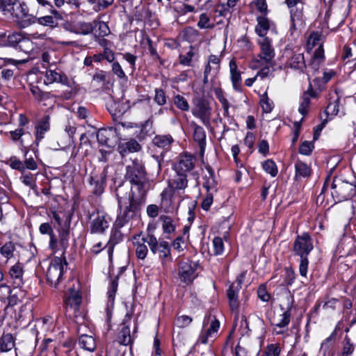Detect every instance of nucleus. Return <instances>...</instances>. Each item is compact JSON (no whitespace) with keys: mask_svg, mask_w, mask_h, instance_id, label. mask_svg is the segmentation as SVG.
<instances>
[{"mask_svg":"<svg viewBox=\"0 0 356 356\" xmlns=\"http://www.w3.org/2000/svg\"><path fill=\"white\" fill-rule=\"evenodd\" d=\"M118 203V213L115 226L123 227L137 217L145 198L136 197L131 188L120 184L115 191Z\"/></svg>","mask_w":356,"mask_h":356,"instance_id":"1","label":"nucleus"},{"mask_svg":"<svg viewBox=\"0 0 356 356\" xmlns=\"http://www.w3.org/2000/svg\"><path fill=\"white\" fill-rule=\"evenodd\" d=\"M59 245L60 247V256L54 257L50 261L47 270L46 277L49 284L56 287L62 280L67 267V261L65 257V252L69 246L70 230L69 225H64L59 229Z\"/></svg>","mask_w":356,"mask_h":356,"instance_id":"2","label":"nucleus"},{"mask_svg":"<svg viewBox=\"0 0 356 356\" xmlns=\"http://www.w3.org/2000/svg\"><path fill=\"white\" fill-rule=\"evenodd\" d=\"M124 178L136 187L140 197L145 198L149 189V183L145 166L140 161L134 159L126 166Z\"/></svg>","mask_w":356,"mask_h":356,"instance_id":"3","label":"nucleus"},{"mask_svg":"<svg viewBox=\"0 0 356 356\" xmlns=\"http://www.w3.org/2000/svg\"><path fill=\"white\" fill-rule=\"evenodd\" d=\"M313 248L312 238L309 233L304 232L296 236L293 245V252L295 255L300 257L299 273L302 277H307L309 266L308 255Z\"/></svg>","mask_w":356,"mask_h":356,"instance_id":"4","label":"nucleus"},{"mask_svg":"<svg viewBox=\"0 0 356 356\" xmlns=\"http://www.w3.org/2000/svg\"><path fill=\"white\" fill-rule=\"evenodd\" d=\"M1 47H11L29 53L33 49V43L20 32L6 31L0 32Z\"/></svg>","mask_w":356,"mask_h":356,"instance_id":"5","label":"nucleus"},{"mask_svg":"<svg viewBox=\"0 0 356 356\" xmlns=\"http://www.w3.org/2000/svg\"><path fill=\"white\" fill-rule=\"evenodd\" d=\"M331 195L336 202L352 199L356 195V181L348 182L334 177L331 184Z\"/></svg>","mask_w":356,"mask_h":356,"instance_id":"6","label":"nucleus"},{"mask_svg":"<svg viewBox=\"0 0 356 356\" xmlns=\"http://www.w3.org/2000/svg\"><path fill=\"white\" fill-rule=\"evenodd\" d=\"M143 242H147L150 251L156 255H158L161 259L162 264L172 261L171 255V247L168 242L159 239L153 234H147L146 237H143Z\"/></svg>","mask_w":356,"mask_h":356,"instance_id":"7","label":"nucleus"},{"mask_svg":"<svg viewBox=\"0 0 356 356\" xmlns=\"http://www.w3.org/2000/svg\"><path fill=\"white\" fill-rule=\"evenodd\" d=\"M0 12L5 16H11L20 19L28 15L29 9L24 3L19 0H0Z\"/></svg>","mask_w":356,"mask_h":356,"instance_id":"8","label":"nucleus"},{"mask_svg":"<svg viewBox=\"0 0 356 356\" xmlns=\"http://www.w3.org/2000/svg\"><path fill=\"white\" fill-rule=\"evenodd\" d=\"M173 142L174 139L170 134L156 135L153 138L152 146L161 150L159 155L153 156L154 165L156 167V175H159L161 170L163 155L170 149Z\"/></svg>","mask_w":356,"mask_h":356,"instance_id":"9","label":"nucleus"},{"mask_svg":"<svg viewBox=\"0 0 356 356\" xmlns=\"http://www.w3.org/2000/svg\"><path fill=\"white\" fill-rule=\"evenodd\" d=\"M193 115L200 119L202 124L209 127L211 126V107L209 102L204 97H195L193 99Z\"/></svg>","mask_w":356,"mask_h":356,"instance_id":"10","label":"nucleus"},{"mask_svg":"<svg viewBox=\"0 0 356 356\" xmlns=\"http://www.w3.org/2000/svg\"><path fill=\"white\" fill-rule=\"evenodd\" d=\"M132 313H127L122 323L117 336V341L120 345H131L136 337V333L138 330V325L135 324L132 334L130 333L129 324L131 321Z\"/></svg>","mask_w":356,"mask_h":356,"instance_id":"11","label":"nucleus"},{"mask_svg":"<svg viewBox=\"0 0 356 356\" xmlns=\"http://www.w3.org/2000/svg\"><path fill=\"white\" fill-rule=\"evenodd\" d=\"M198 263L191 260L181 261L178 267V275L181 281L186 284H191L197 277L195 271Z\"/></svg>","mask_w":356,"mask_h":356,"instance_id":"12","label":"nucleus"},{"mask_svg":"<svg viewBox=\"0 0 356 356\" xmlns=\"http://www.w3.org/2000/svg\"><path fill=\"white\" fill-rule=\"evenodd\" d=\"M195 158L188 154H184L179 156L178 161L174 165L176 173L190 174L195 179L198 178V173L193 172L195 168Z\"/></svg>","mask_w":356,"mask_h":356,"instance_id":"13","label":"nucleus"},{"mask_svg":"<svg viewBox=\"0 0 356 356\" xmlns=\"http://www.w3.org/2000/svg\"><path fill=\"white\" fill-rule=\"evenodd\" d=\"M111 221V218L108 214L97 212L90 222V233L95 234H104L108 229Z\"/></svg>","mask_w":356,"mask_h":356,"instance_id":"14","label":"nucleus"},{"mask_svg":"<svg viewBox=\"0 0 356 356\" xmlns=\"http://www.w3.org/2000/svg\"><path fill=\"white\" fill-rule=\"evenodd\" d=\"M245 277L244 273L240 274L235 282H234L227 291V296L229 299V307L232 311L238 307V293L241 289L242 282Z\"/></svg>","mask_w":356,"mask_h":356,"instance_id":"15","label":"nucleus"},{"mask_svg":"<svg viewBox=\"0 0 356 356\" xmlns=\"http://www.w3.org/2000/svg\"><path fill=\"white\" fill-rule=\"evenodd\" d=\"M285 67L298 71L300 73L306 72L307 65L304 54L293 51L290 52V55L287 56Z\"/></svg>","mask_w":356,"mask_h":356,"instance_id":"16","label":"nucleus"},{"mask_svg":"<svg viewBox=\"0 0 356 356\" xmlns=\"http://www.w3.org/2000/svg\"><path fill=\"white\" fill-rule=\"evenodd\" d=\"M260 47V54L259 55L260 59L266 64H270L275 58V49L272 45V40L267 38H261L258 40Z\"/></svg>","mask_w":356,"mask_h":356,"instance_id":"17","label":"nucleus"},{"mask_svg":"<svg viewBox=\"0 0 356 356\" xmlns=\"http://www.w3.org/2000/svg\"><path fill=\"white\" fill-rule=\"evenodd\" d=\"M62 27L67 31L79 35H88L92 32L93 26L90 22H65Z\"/></svg>","mask_w":356,"mask_h":356,"instance_id":"18","label":"nucleus"},{"mask_svg":"<svg viewBox=\"0 0 356 356\" xmlns=\"http://www.w3.org/2000/svg\"><path fill=\"white\" fill-rule=\"evenodd\" d=\"M108 168L105 167L99 175L92 173L89 179V183L92 187V193L100 195L104 191L107 178Z\"/></svg>","mask_w":356,"mask_h":356,"instance_id":"19","label":"nucleus"},{"mask_svg":"<svg viewBox=\"0 0 356 356\" xmlns=\"http://www.w3.org/2000/svg\"><path fill=\"white\" fill-rule=\"evenodd\" d=\"M50 15L40 17H34L33 22H37L40 25L54 28L58 26V22L63 19L62 15L55 9H49Z\"/></svg>","mask_w":356,"mask_h":356,"instance_id":"20","label":"nucleus"},{"mask_svg":"<svg viewBox=\"0 0 356 356\" xmlns=\"http://www.w3.org/2000/svg\"><path fill=\"white\" fill-rule=\"evenodd\" d=\"M191 126L193 129V139L200 147V156L203 158L206 148V132L195 122H192Z\"/></svg>","mask_w":356,"mask_h":356,"instance_id":"21","label":"nucleus"},{"mask_svg":"<svg viewBox=\"0 0 356 356\" xmlns=\"http://www.w3.org/2000/svg\"><path fill=\"white\" fill-rule=\"evenodd\" d=\"M6 63L13 64L11 67H8L7 65H3L0 67V74L2 80L4 82H9L18 74V68L16 65L17 61L13 58H6Z\"/></svg>","mask_w":356,"mask_h":356,"instance_id":"22","label":"nucleus"},{"mask_svg":"<svg viewBox=\"0 0 356 356\" xmlns=\"http://www.w3.org/2000/svg\"><path fill=\"white\" fill-rule=\"evenodd\" d=\"M10 279L15 288H19L24 284L23 266L20 263L13 265L8 272Z\"/></svg>","mask_w":356,"mask_h":356,"instance_id":"23","label":"nucleus"},{"mask_svg":"<svg viewBox=\"0 0 356 356\" xmlns=\"http://www.w3.org/2000/svg\"><path fill=\"white\" fill-rule=\"evenodd\" d=\"M116 137L115 129L113 127L100 129L97 134V141L103 145L111 147Z\"/></svg>","mask_w":356,"mask_h":356,"instance_id":"24","label":"nucleus"},{"mask_svg":"<svg viewBox=\"0 0 356 356\" xmlns=\"http://www.w3.org/2000/svg\"><path fill=\"white\" fill-rule=\"evenodd\" d=\"M294 168V180L296 181H300L302 179H308L312 175V170L311 166L300 159H297Z\"/></svg>","mask_w":356,"mask_h":356,"instance_id":"25","label":"nucleus"},{"mask_svg":"<svg viewBox=\"0 0 356 356\" xmlns=\"http://www.w3.org/2000/svg\"><path fill=\"white\" fill-rule=\"evenodd\" d=\"M55 82L60 83L65 86H69L70 84L69 79L65 74L57 72L52 70H47L44 83L46 85H49Z\"/></svg>","mask_w":356,"mask_h":356,"instance_id":"26","label":"nucleus"},{"mask_svg":"<svg viewBox=\"0 0 356 356\" xmlns=\"http://www.w3.org/2000/svg\"><path fill=\"white\" fill-rule=\"evenodd\" d=\"M50 117L48 115H44L38 120L35 125V141L38 143L44 138V134L50 129Z\"/></svg>","mask_w":356,"mask_h":356,"instance_id":"27","label":"nucleus"},{"mask_svg":"<svg viewBox=\"0 0 356 356\" xmlns=\"http://www.w3.org/2000/svg\"><path fill=\"white\" fill-rule=\"evenodd\" d=\"M187 174L176 173L169 181V187L173 192L184 191L188 186Z\"/></svg>","mask_w":356,"mask_h":356,"instance_id":"28","label":"nucleus"},{"mask_svg":"<svg viewBox=\"0 0 356 356\" xmlns=\"http://www.w3.org/2000/svg\"><path fill=\"white\" fill-rule=\"evenodd\" d=\"M140 149V145L134 139H131L127 142H121L118 146V151L122 157L127 153L136 152Z\"/></svg>","mask_w":356,"mask_h":356,"instance_id":"29","label":"nucleus"},{"mask_svg":"<svg viewBox=\"0 0 356 356\" xmlns=\"http://www.w3.org/2000/svg\"><path fill=\"white\" fill-rule=\"evenodd\" d=\"M287 306L286 309L281 315V319L277 323H272L271 325L277 328H286L291 321V311L292 309L293 300L291 297H287Z\"/></svg>","mask_w":356,"mask_h":356,"instance_id":"30","label":"nucleus"},{"mask_svg":"<svg viewBox=\"0 0 356 356\" xmlns=\"http://www.w3.org/2000/svg\"><path fill=\"white\" fill-rule=\"evenodd\" d=\"M257 22L254 29L256 33L261 38H267L266 35L270 27V21L266 15H261L257 17Z\"/></svg>","mask_w":356,"mask_h":356,"instance_id":"31","label":"nucleus"},{"mask_svg":"<svg viewBox=\"0 0 356 356\" xmlns=\"http://www.w3.org/2000/svg\"><path fill=\"white\" fill-rule=\"evenodd\" d=\"M229 69L231 81L233 85V88L236 90H240L241 85V76L240 72L238 70V66L236 61L232 59L229 61Z\"/></svg>","mask_w":356,"mask_h":356,"instance_id":"32","label":"nucleus"},{"mask_svg":"<svg viewBox=\"0 0 356 356\" xmlns=\"http://www.w3.org/2000/svg\"><path fill=\"white\" fill-rule=\"evenodd\" d=\"M291 21H298V26H302L305 22V17L303 14L304 2L289 8Z\"/></svg>","mask_w":356,"mask_h":356,"instance_id":"33","label":"nucleus"},{"mask_svg":"<svg viewBox=\"0 0 356 356\" xmlns=\"http://www.w3.org/2000/svg\"><path fill=\"white\" fill-rule=\"evenodd\" d=\"M80 347L89 352H93L97 347L95 339L90 335L82 334L79 337Z\"/></svg>","mask_w":356,"mask_h":356,"instance_id":"34","label":"nucleus"},{"mask_svg":"<svg viewBox=\"0 0 356 356\" xmlns=\"http://www.w3.org/2000/svg\"><path fill=\"white\" fill-rule=\"evenodd\" d=\"M15 346V338L10 333L3 334L0 338L1 352H8Z\"/></svg>","mask_w":356,"mask_h":356,"instance_id":"35","label":"nucleus"},{"mask_svg":"<svg viewBox=\"0 0 356 356\" xmlns=\"http://www.w3.org/2000/svg\"><path fill=\"white\" fill-rule=\"evenodd\" d=\"M159 220L162 222V229L165 234H172L175 231L176 224L174 220L165 215H161Z\"/></svg>","mask_w":356,"mask_h":356,"instance_id":"36","label":"nucleus"},{"mask_svg":"<svg viewBox=\"0 0 356 356\" xmlns=\"http://www.w3.org/2000/svg\"><path fill=\"white\" fill-rule=\"evenodd\" d=\"M70 290L72 291V292L65 299V303L67 307L77 309L81 303V297L77 292L74 291L72 289Z\"/></svg>","mask_w":356,"mask_h":356,"instance_id":"37","label":"nucleus"},{"mask_svg":"<svg viewBox=\"0 0 356 356\" xmlns=\"http://www.w3.org/2000/svg\"><path fill=\"white\" fill-rule=\"evenodd\" d=\"M65 225H68L70 226L69 222L65 223L61 227L58 228V232H59V229H60ZM48 235L49 236V248L55 253L57 252L58 251L60 250V247L59 245L60 236H58V239L55 233L54 232V230H52L51 232V233H49Z\"/></svg>","mask_w":356,"mask_h":356,"instance_id":"38","label":"nucleus"},{"mask_svg":"<svg viewBox=\"0 0 356 356\" xmlns=\"http://www.w3.org/2000/svg\"><path fill=\"white\" fill-rule=\"evenodd\" d=\"M281 347L279 343L268 344L261 356H280Z\"/></svg>","mask_w":356,"mask_h":356,"instance_id":"39","label":"nucleus"},{"mask_svg":"<svg viewBox=\"0 0 356 356\" xmlns=\"http://www.w3.org/2000/svg\"><path fill=\"white\" fill-rule=\"evenodd\" d=\"M145 243L146 242H143L142 239L141 241L134 243V245L136 246V254L139 259H145L148 253V248L145 244Z\"/></svg>","mask_w":356,"mask_h":356,"instance_id":"40","label":"nucleus"},{"mask_svg":"<svg viewBox=\"0 0 356 356\" xmlns=\"http://www.w3.org/2000/svg\"><path fill=\"white\" fill-rule=\"evenodd\" d=\"M121 228L122 227H117L115 225H113L108 243L116 245L123 240L124 234L120 230Z\"/></svg>","mask_w":356,"mask_h":356,"instance_id":"41","label":"nucleus"},{"mask_svg":"<svg viewBox=\"0 0 356 356\" xmlns=\"http://www.w3.org/2000/svg\"><path fill=\"white\" fill-rule=\"evenodd\" d=\"M173 102L176 107L182 111H189L190 106L186 99L180 95H176L173 97Z\"/></svg>","mask_w":356,"mask_h":356,"instance_id":"42","label":"nucleus"},{"mask_svg":"<svg viewBox=\"0 0 356 356\" xmlns=\"http://www.w3.org/2000/svg\"><path fill=\"white\" fill-rule=\"evenodd\" d=\"M118 279L119 275H118L114 279L111 280L109 288L107 292L108 301L113 304L115 296L118 290Z\"/></svg>","mask_w":356,"mask_h":356,"instance_id":"43","label":"nucleus"},{"mask_svg":"<svg viewBox=\"0 0 356 356\" xmlns=\"http://www.w3.org/2000/svg\"><path fill=\"white\" fill-rule=\"evenodd\" d=\"M15 250V245L14 243L9 241L6 243L0 249V253L1 255L9 259L14 255V251Z\"/></svg>","mask_w":356,"mask_h":356,"instance_id":"44","label":"nucleus"},{"mask_svg":"<svg viewBox=\"0 0 356 356\" xmlns=\"http://www.w3.org/2000/svg\"><path fill=\"white\" fill-rule=\"evenodd\" d=\"M190 49L189 51L185 54H180L179 56V63L182 65H184V66H192V58L194 56L195 54H194V51H193V46H190Z\"/></svg>","mask_w":356,"mask_h":356,"instance_id":"45","label":"nucleus"},{"mask_svg":"<svg viewBox=\"0 0 356 356\" xmlns=\"http://www.w3.org/2000/svg\"><path fill=\"white\" fill-rule=\"evenodd\" d=\"M264 170L270 174L272 177L277 175L278 170L276 163L272 159H268L262 164Z\"/></svg>","mask_w":356,"mask_h":356,"instance_id":"46","label":"nucleus"},{"mask_svg":"<svg viewBox=\"0 0 356 356\" xmlns=\"http://www.w3.org/2000/svg\"><path fill=\"white\" fill-rule=\"evenodd\" d=\"M322 34L318 31H313L310 33L308 37L307 44V47L310 49L314 47L315 46L320 45V42L321 40Z\"/></svg>","mask_w":356,"mask_h":356,"instance_id":"47","label":"nucleus"},{"mask_svg":"<svg viewBox=\"0 0 356 356\" xmlns=\"http://www.w3.org/2000/svg\"><path fill=\"white\" fill-rule=\"evenodd\" d=\"M311 104L310 98L307 94H303L301 97L300 106L298 108L299 113L303 116L306 115L308 113V108Z\"/></svg>","mask_w":356,"mask_h":356,"instance_id":"48","label":"nucleus"},{"mask_svg":"<svg viewBox=\"0 0 356 356\" xmlns=\"http://www.w3.org/2000/svg\"><path fill=\"white\" fill-rule=\"evenodd\" d=\"M197 26L200 29H213L214 24L210 23V17L207 13H202L200 16L199 22H197Z\"/></svg>","mask_w":356,"mask_h":356,"instance_id":"49","label":"nucleus"},{"mask_svg":"<svg viewBox=\"0 0 356 356\" xmlns=\"http://www.w3.org/2000/svg\"><path fill=\"white\" fill-rule=\"evenodd\" d=\"M216 95L219 100V102L221 103L222 108L224 110V115H229V103L228 100L225 97L222 91L219 89L216 91Z\"/></svg>","mask_w":356,"mask_h":356,"instance_id":"50","label":"nucleus"},{"mask_svg":"<svg viewBox=\"0 0 356 356\" xmlns=\"http://www.w3.org/2000/svg\"><path fill=\"white\" fill-rule=\"evenodd\" d=\"M344 344L342 350L343 356H349L352 355L355 350V345L350 342V338L346 335L344 337Z\"/></svg>","mask_w":356,"mask_h":356,"instance_id":"51","label":"nucleus"},{"mask_svg":"<svg viewBox=\"0 0 356 356\" xmlns=\"http://www.w3.org/2000/svg\"><path fill=\"white\" fill-rule=\"evenodd\" d=\"M314 149V145L312 141L305 140L302 143L299 147V153L302 155L309 156L313 149Z\"/></svg>","mask_w":356,"mask_h":356,"instance_id":"52","label":"nucleus"},{"mask_svg":"<svg viewBox=\"0 0 356 356\" xmlns=\"http://www.w3.org/2000/svg\"><path fill=\"white\" fill-rule=\"evenodd\" d=\"M323 63V62L322 61L312 58L308 65L309 69H307L306 72L305 73L307 74L308 76H310V73L312 74L313 75L315 74L316 72H318V70Z\"/></svg>","mask_w":356,"mask_h":356,"instance_id":"53","label":"nucleus"},{"mask_svg":"<svg viewBox=\"0 0 356 356\" xmlns=\"http://www.w3.org/2000/svg\"><path fill=\"white\" fill-rule=\"evenodd\" d=\"M112 72L120 79H127L122 66L118 61L112 63Z\"/></svg>","mask_w":356,"mask_h":356,"instance_id":"54","label":"nucleus"},{"mask_svg":"<svg viewBox=\"0 0 356 356\" xmlns=\"http://www.w3.org/2000/svg\"><path fill=\"white\" fill-rule=\"evenodd\" d=\"M261 106L263 111L266 113H270L273 108V103L268 99L266 92L261 99Z\"/></svg>","mask_w":356,"mask_h":356,"instance_id":"55","label":"nucleus"},{"mask_svg":"<svg viewBox=\"0 0 356 356\" xmlns=\"http://www.w3.org/2000/svg\"><path fill=\"white\" fill-rule=\"evenodd\" d=\"M339 99H337V100L330 102L325 110V113L327 115H336L339 113Z\"/></svg>","mask_w":356,"mask_h":356,"instance_id":"56","label":"nucleus"},{"mask_svg":"<svg viewBox=\"0 0 356 356\" xmlns=\"http://www.w3.org/2000/svg\"><path fill=\"white\" fill-rule=\"evenodd\" d=\"M258 298L264 301L268 302L270 298V293L267 291L266 286L265 284H261L257 290Z\"/></svg>","mask_w":356,"mask_h":356,"instance_id":"57","label":"nucleus"},{"mask_svg":"<svg viewBox=\"0 0 356 356\" xmlns=\"http://www.w3.org/2000/svg\"><path fill=\"white\" fill-rule=\"evenodd\" d=\"M213 245L215 254L219 255L223 252L224 243L220 237H215L213 240Z\"/></svg>","mask_w":356,"mask_h":356,"instance_id":"58","label":"nucleus"},{"mask_svg":"<svg viewBox=\"0 0 356 356\" xmlns=\"http://www.w3.org/2000/svg\"><path fill=\"white\" fill-rule=\"evenodd\" d=\"M13 293V291L10 289V287L5 284L0 285V300L5 301L10 296V294Z\"/></svg>","mask_w":356,"mask_h":356,"instance_id":"59","label":"nucleus"},{"mask_svg":"<svg viewBox=\"0 0 356 356\" xmlns=\"http://www.w3.org/2000/svg\"><path fill=\"white\" fill-rule=\"evenodd\" d=\"M154 101L159 106H163L166 103V96L162 89H155Z\"/></svg>","mask_w":356,"mask_h":356,"instance_id":"60","label":"nucleus"},{"mask_svg":"<svg viewBox=\"0 0 356 356\" xmlns=\"http://www.w3.org/2000/svg\"><path fill=\"white\" fill-rule=\"evenodd\" d=\"M175 10L180 15H185L188 13L193 12L195 10V7L193 6L181 3L176 6L175 7Z\"/></svg>","mask_w":356,"mask_h":356,"instance_id":"61","label":"nucleus"},{"mask_svg":"<svg viewBox=\"0 0 356 356\" xmlns=\"http://www.w3.org/2000/svg\"><path fill=\"white\" fill-rule=\"evenodd\" d=\"M213 202V192H207L206 197L202 202V208L204 211H209Z\"/></svg>","mask_w":356,"mask_h":356,"instance_id":"62","label":"nucleus"},{"mask_svg":"<svg viewBox=\"0 0 356 356\" xmlns=\"http://www.w3.org/2000/svg\"><path fill=\"white\" fill-rule=\"evenodd\" d=\"M296 275L293 270L291 268H285L284 282L286 285L291 286L294 282Z\"/></svg>","mask_w":356,"mask_h":356,"instance_id":"63","label":"nucleus"},{"mask_svg":"<svg viewBox=\"0 0 356 356\" xmlns=\"http://www.w3.org/2000/svg\"><path fill=\"white\" fill-rule=\"evenodd\" d=\"M10 166L11 168L24 172L25 170L24 164L15 156H12L10 159Z\"/></svg>","mask_w":356,"mask_h":356,"instance_id":"64","label":"nucleus"}]
</instances>
